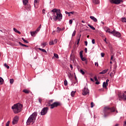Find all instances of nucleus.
Returning <instances> with one entry per match:
<instances>
[{
    "mask_svg": "<svg viewBox=\"0 0 126 126\" xmlns=\"http://www.w3.org/2000/svg\"><path fill=\"white\" fill-rule=\"evenodd\" d=\"M51 11L53 12V15H55V14L59 11V9L54 8L51 10Z\"/></svg>",
    "mask_w": 126,
    "mask_h": 126,
    "instance_id": "obj_12",
    "label": "nucleus"
},
{
    "mask_svg": "<svg viewBox=\"0 0 126 126\" xmlns=\"http://www.w3.org/2000/svg\"><path fill=\"white\" fill-rule=\"evenodd\" d=\"M22 40L25 42L27 44H29V42H28L26 39H24V38L22 37Z\"/></svg>",
    "mask_w": 126,
    "mask_h": 126,
    "instance_id": "obj_27",
    "label": "nucleus"
},
{
    "mask_svg": "<svg viewBox=\"0 0 126 126\" xmlns=\"http://www.w3.org/2000/svg\"><path fill=\"white\" fill-rule=\"evenodd\" d=\"M109 81H110V80L109 79H107L106 80L105 83H108V82H109Z\"/></svg>",
    "mask_w": 126,
    "mask_h": 126,
    "instance_id": "obj_60",
    "label": "nucleus"
},
{
    "mask_svg": "<svg viewBox=\"0 0 126 126\" xmlns=\"http://www.w3.org/2000/svg\"><path fill=\"white\" fill-rule=\"evenodd\" d=\"M13 30L14 32H16V33H17V32L18 31V30H17V29H16V28H13Z\"/></svg>",
    "mask_w": 126,
    "mask_h": 126,
    "instance_id": "obj_51",
    "label": "nucleus"
},
{
    "mask_svg": "<svg viewBox=\"0 0 126 126\" xmlns=\"http://www.w3.org/2000/svg\"><path fill=\"white\" fill-rule=\"evenodd\" d=\"M45 11H46V10H45L44 9H43L42 10V13H45Z\"/></svg>",
    "mask_w": 126,
    "mask_h": 126,
    "instance_id": "obj_63",
    "label": "nucleus"
},
{
    "mask_svg": "<svg viewBox=\"0 0 126 126\" xmlns=\"http://www.w3.org/2000/svg\"><path fill=\"white\" fill-rule=\"evenodd\" d=\"M53 101H54V99H51V100H49L48 102H49V103H53Z\"/></svg>",
    "mask_w": 126,
    "mask_h": 126,
    "instance_id": "obj_57",
    "label": "nucleus"
},
{
    "mask_svg": "<svg viewBox=\"0 0 126 126\" xmlns=\"http://www.w3.org/2000/svg\"><path fill=\"white\" fill-rule=\"evenodd\" d=\"M111 3H114V4H120L121 2H123V0H110Z\"/></svg>",
    "mask_w": 126,
    "mask_h": 126,
    "instance_id": "obj_6",
    "label": "nucleus"
},
{
    "mask_svg": "<svg viewBox=\"0 0 126 126\" xmlns=\"http://www.w3.org/2000/svg\"><path fill=\"white\" fill-rule=\"evenodd\" d=\"M92 44H95V39H92Z\"/></svg>",
    "mask_w": 126,
    "mask_h": 126,
    "instance_id": "obj_54",
    "label": "nucleus"
},
{
    "mask_svg": "<svg viewBox=\"0 0 126 126\" xmlns=\"http://www.w3.org/2000/svg\"><path fill=\"white\" fill-rule=\"evenodd\" d=\"M91 81H92L93 82H94V79H92V78H90Z\"/></svg>",
    "mask_w": 126,
    "mask_h": 126,
    "instance_id": "obj_64",
    "label": "nucleus"
},
{
    "mask_svg": "<svg viewBox=\"0 0 126 126\" xmlns=\"http://www.w3.org/2000/svg\"><path fill=\"white\" fill-rule=\"evenodd\" d=\"M49 111V107H46L42 108L41 111L40 112V114L41 116H45V115L47 114L48 111Z\"/></svg>",
    "mask_w": 126,
    "mask_h": 126,
    "instance_id": "obj_5",
    "label": "nucleus"
},
{
    "mask_svg": "<svg viewBox=\"0 0 126 126\" xmlns=\"http://www.w3.org/2000/svg\"><path fill=\"white\" fill-rule=\"evenodd\" d=\"M109 70L108 69L102 70L101 72H99V74H105Z\"/></svg>",
    "mask_w": 126,
    "mask_h": 126,
    "instance_id": "obj_15",
    "label": "nucleus"
},
{
    "mask_svg": "<svg viewBox=\"0 0 126 126\" xmlns=\"http://www.w3.org/2000/svg\"><path fill=\"white\" fill-rule=\"evenodd\" d=\"M122 22H126V17L122 18Z\"/></svg>",
    "mask_w": 126,
    "mask_h": 126,
    "instance_id": "obj_37",
    "label": "nucleus"
},
{
    "mask_svg": "<svg viewBox=\"0 0 126 126\" xmlns=\"http://www.w3.org/2000/svg\"><path fill=\"white\" fill-rule=\"evenodd\" d=\"M47 45V43L46 42H44L41 44V46H43L42 48H45L46 46Z\"/></svg>",
    "mask_w": 126,
    "mask_h": 126,
    "instance_id": "obj_26",
    "label": "nucleus"
},
{
    "mask_svg": "<svg viewBox=\"0 0 126 126\" xmlns=\"http://www.w3.org/2000/svg\"><path fill=\"white\" fill-rule=\"evenodd\" d=\"M42 98L39 97L38 101H39V103H40V104H42Z\"/></svg>",
    "mask_w": 126,
    "mask_h": 126,
    "instance_id": "obj_40",
    "label": "nucleus"
},
{
    "mask_svg": "<svg viewBox=\"0 0 126 126\" xmlns=\"http://www.w3.org/2000/svg\"><path fill=\"white\" fill-rule=\"evenodd\" d=\"M37 112H34L28 118V120L27 121L26 124L27 126H29L32 123V124H34L36 121V118H37Z\"/></svg>",
    "mask_w": 126,
    "mask_h": 126,
    "instance_id": "obj_2",
    "label": "nucleus"
},
{
    "mask_svg": "<svg viewBox=\"0 0 126 126\" xmlns=\"http://www.w3.org/2000/svg\"><path fill=\"white\" fill-rule=\"evenodd\" d=\"M54 57H55V58L56 59H59V55L56 53L54 54Z\"/></svg>",
    "mask_w": 126,
    "mask_h": 126,
    "instance_id": "obj_38",
    "label": "nucleus"
},
{
    "mask_svg": "<svg viewBox=\"0 0 126 126\" xmlns=\"http://www.w3.org/2000/svg\"><path fill=\"white\" fill-rule=\"evenodd\" d=\"M94 78L95 81H98V79L97 78V76H95Z\"/></svg>",
    "mask_w": 126,
    "mask_h": 126,
    "instance_id": "obj_52",
    "label": "nucleus"
},
{
    "mask_svg": "<svg viewBox=\"0 0 126 126\" xmlns=\"http://www.w3.org/2000/svg\"><path fill=\"white\" fill-rule=\"evenodd\" d=\"M88 26H89V27H90V28H91V29H92V30H95V29L94 27H93V26L91 25L90 24H88Z\"/></svg>",
    "mask_w": 126,
    "mask_h": 126,
    "instance_id": "obj_21",
    "label": "nucleus"
},
{
    "mask_svg": "<svg viewBox=\"0 0 126 126\" xmlns=\"http://www.w3.org/2000/svg\"><path fill=\"white\" fill-rule=\"evenodd\" d=\"M104 118H107L110 115L111 112L112 113L115 112L116 111V109H115V107H113L110 108L109 107H105L104 108Z\"/></svg>",
    "mask_w": 126,
    "mask_h": 126,
    "instance_id": "obj_3",
    "label": "nucleus"
},
{
    "mask_svg": "<svg viewBox=\"0 0 126 126\" xmlns=\"http://www.w3.org/2000/svg\"><path fill=\"white\" fill-rule=\"evenodd\" d=\"M83 95H89V90H88V88L85 87L84 89L83 90Z\"/></svg>",
    "mask_w": 126,
    "mask_h": 126,
    "instance_id": "obj_8",
    "label": "nucleus"
},
{
    "mask_svg": "<svg viewBox=\"0 0 126 126\" xmlns=\"http://www.w3.org/2000/svg\"><path fill=\"white\" fill-rule=\"evenodd\" d=\"M114 36H116V37H121V33L119 32L115 31V32L114 33Z\"/></svg>",
    "mask_w": 126,
    "mask_h": 126,
    "instance_id": "obj_11",
    "label": "nucleus"
},
{
    "mask_svg": "<svg viewBox=\"0 0 126 126\" xmlns=\"http://www.w3.org/2000/svg\"><path fill=\"white\" fill-rule=\"evenodd\" d=\"M95 84L98 85V84H100V82L96 81V82H95Z\"/></svg>",
    "mask_w": 126,
    "mask_h": 126,
    "instance_id": "obj_55",
    "label": "nucleus"
},
{
    "mask_svg": "<svg viewBox=\"0 0 126 126\" xmlns=\"http://www.w3.org/2000/svg\"><path fill=\"white\" fill-rule=\"evenodd\" d=\"M38 50H39L40 51H41V52H43V53H46V54L47 53V51H46V50L44 49H42V48H38Z\"/></svg>",
    "mask_w": 126,
    "mask_h": 126,
    "instance_id": "obj_24",
    "label": "nucleus"
},
{
    "mask_svg": "<svg viewBox=\"0 0 126 126\" xmlns=\"http://www.w3.org/2000/svg\"><path fill=\"white\" fill-rule=\"evenodd\" d=\"M94 64H95V65L96 66H96H99V64H98V63H94Z\"/></svg>",
    "mask_w": 126,
    "mask_h": 126,
    "instance_id": "obj_58",
    "label": "nucleus"
},
{
    "mask_svg": "<svg viewBox=\"0 0 126 126\" xmlns=\"http://www.w3.org/2000/svg\"><path fill=\"white\" fill-rule=\"evenodd\" d=\"M116 32V30H114L113 31L110 32H109L110 34H113V35H115V32Z\"/></svg>",
    "mask_w": 126,
    "mask_h": 126,
    "instance_id": "obj_41",
    "label": "nucleus"
},
{
    "mask_svg": "<svg viewBox=\"0 0 126 126\" xmlns=\"http://www.w3.org/2000/svg\"><path fill=\"white\" fill-rule=\"evenodd\" d=\"M23 92H24V93H26V94H29L30 93V91H28V90H23Z\"/></svg>",
    "mask_w": 126,
    "mask_h": 126,
    "instance_id": "obj_19",
    "label": "nucleus"
},
{
    "mask_svg": "<svg viewBox=\"0 0 126 126\" xmlns=\"http://www.w3.org/2000/svg\"><path fill=\"white\" fill-rule=\"evenodd\" d=\"M74 11H71V12H70V14H74Z\"/></svg>",
    "mask_w": 126,
    "mask_h": 126,
    "instance_id": "obj_61",
    "label": "nucleus"
},
{
    "mask_svg": "<svg viewBox=\"0 0 126 126\" xmlns=\"http://www.w3.org/2000/svg\"><path fill=\"white\" fill-rule=\"evenodd\" d=\"M103 88L105 89H107V86H108V83H106V82H104L102 85Z\"/></svg>",
    "mask_w": 126,
    "mask_h": 126,
    "instance_id": "obj_14",
    "label": "nucleus"
},
{
    "mask_svg": "<svg viewBox=\"0 0 126 126\" xmlns=\"http://www.w3.org/2000/svg\"><path fill=\"white\" fill-rule=\"evenodd\" d=\"M80 58L83 57V51L82 50L80 52Z\"/></svg>",
    "mask_w": 126,
    "mask_h": 126,
    "instance_id": "obj_35",
    "label": "nucleus"
},
{
    "mask_svg": "<svg viewBox=\"0 0 126 126\" xmlns=\"http://www.w3.org/2000/svg\"><path fill=\"white\" fill-rule=\"evenodd\" d=\"M4 66H5V67H6V68H7V69H9V66H8V65H7V64H6V63H5L4 64Z\"/></svg>",
    "mask_w": 126,
    "mask_h": 126,
    "instance_id": "obj_32",
    "label": "nucleus"
},
{
    "mask_svg": "<svg viewBox=\"0 0 126 126\" xmlns=\"http://www.w3.org/2000/svg\"><path fill=\"white\" fill-rule=\"evenodd\" d=\"M85 52L86 53H87V48H85Z\"/></svg>",
    "mask_w": 126,
    "mask_h": 126,
    "instance_id": "obj_62",
    "label": "nucleus"
},
{
    "mask_svg": "<svg viewBox=\"0 0 126 126\" xmlns=\"http://www.w3.org/2000/svg\"><path fill=\"white\" fill-rule=\"evenodd\" d=\"M60 105H61V103L59 102H55L52 104L51 107H50V109H54V108H56Z\"/></svg>",
    "mask_w": 126,
    "mask_h": 126,
    "instance_id": "obj_7",
    "label": "nucleus"
},
{
    "mask_svg": "<svg viewBox=\"0 0 126 126\" xmlns=\"http://www.w3.org/2000/svg\"><path fill=\"white\" fill-rule=\"evenodd\" d=\"M50 14H51V13H48L47 16H48V17H49V16H50V19H51V20H53V17H51V16H50Z\"/></svg>",
    "mask_w": 126,
    "mask_h": 126,
    "instance_id": "obj_44",
    "label": "nucleus"
},
{
    "mask_svg": "<svg viewBox=\"0 0 126 126\" xmlns=\"http://www.w3.org/2000/svg\"><path fill=\"white\" fill-rule=\"evenodd\" d=\"M106 30L105 31V32H106V33H111V31H110V28H106Z\"/></svg>",
    "mask_w": 126,
    "mask_h": 126,
    "instance_id": "obj_28",
    "label": "nucleus"
},
{
    "mask_svg": "<svg viewBox=\"0 0 126 126\" xmlns=\"http://www.w3.org/2000/svg\"><path fill=\"white\" fill-rule=\"evenodd\" d=\"M119 98H121L122 99H124L126 101V95H125V94H119Z\"/></svg>",
    "mask_w": 126,
    "mask_h": 126,
    "instance_id": "obj_10",
    "label": "nucleus"
},
{
    "mask_svg": "<svg viewBox=\"0 0 126 126\" xmlns=\"http://www.w3.org/2000/svg\"><path fill=\"white\" fill-rule=\"evenodd\" d=\"M90 18H91V19L93 20V21H94V22H97V19H96V18H95V17H94V16H90Z\"/></svg>",
    "mask_w": 126,
    "mask_h": 126,
    "instance_id": "obj_16",
    "label": "nucleus"
},
{
    "mask_svg": "<svg viewBox=\"0 0 126 126\" xmlns=\"http://www.w3.org/2000/svg\"><path fill=\"white\" fill-rule=\"evenodd\" d=\"M93 2L94 4H98L99 0H93Z\"/></svg>",
    "mask_w": 126,
    "mask_h": 126,
    "instance_id": "obj_20",
    "label": "nucleus"
},
{
    "mask_svg": "<svg viewBox=\"0 0 126 126\" xmlns=\"http://www.w3.org/2000/svg\"><path fill=\"white\" fill-rule=\"evenodd\" d=\"M85 44L86 46H87L88 42L87 41H85Z\"/></svg>",
    "mask_w": 126,
    "mask_h": 126,
    "instance_id": "obj_59",
    "label": "nucleus"
},
{
    "mask_svg": "<svg viewBox=\"0 0 126 126\" xmlns=\"http://www.w3.org/2000/svg\"><path fill=\"white\" fill-rule=\"evenodd\" d=\"M74 84H75L76 86H77V85L78 84V81H75L73 82Z\"/></svg>",
    "mask_w": 126,
    "mask_h": 126,
    "instance_id": "obj_45",
    "label": "nucleus"
},
{
    "mask_svg": "<svg viewBox=\"0 0 126 126\" xmlns=\"http://www.w3.org/2000/svg\"><path fill=\"white\" fill-rule=\"evenodd\" d=\"M39 0H34V6H35V3H38V2L39 1Z\"/></svg>",
    "mask_w": 126,
    "mask_h": 126,
    "instance_id": "obj_49",
    "label": "nucleus"
},
{
    "mask_svg": "<svg viewBox=\"0 0 126 126\" xmlns=\"http://www.w3.org/2000/svg\"><path fill=\"white\" fill-rule=\"evenodd\" d=\"M53 19L55 21H57V20H59V21H61L63 19V15L61 13V10L58 9V12L55 14L53 15Z\"/></svg>",
    "mask_w": 126,
    "mask_h": 126,
    "instance_id": "obj_4",
    "label": "nucleus"
},
{
    "mask_svg": "<svg viewBox=\"0 0 126 126\" xmlns=\"http://www.w3.org/2000/svg\"><path fill=\"white\" fill-rule=\"evenodd\" d=\"M101 56L102 57V58H104V57H105V53H101Z\"/></svg>",
    "mask_w": 126,
    "mask_h": 126,
    "instance_id": "obj_48",
    "label": "nucleus"
},
{
    "mask_svg": "<svg viewBox=\"0 0 126 126\" xmlns=\"http://www.w3.org/2000/svg\"><path fill=\"white\" fill-rule=\"evenodd\" d=\"M61 31H62V29H61L60 27H58L57 28L56 32H57V33H60Z\"/></svg>",
    "mask_w": 126,
    "mask_h": 126,
    "instance_id": "obj_25",
    "label": "nucleus"
},
{
    "mask_svg": "<svg viewBox=\"0 0 126 126\" xmlns=\"http://www.w3.org/2000/svg\"><path fill=\"white\" fill-rule=\"evenodd\" d=\"M38 32L36 31H35L34 32H31V35L32 36V37H35V35H36V34H37V32Z\"/></svg>",
    "mask_w": 126,
    "mask_h": 126,
    "instance_id": "obj_13",
    "label": "nucleus"
},
{
    "mask_svg": "<svg viewBox=\"0 0 126 126\" xmlns=\"http://www.w3.org/2000/svg\"><path fill=\"white\" fill-rule=\"evenodd\" d=\"M13 82H14V79H10V84H13Z\"/></svg>",
    "mask_w": 126,
    "mask_h": 126,
    "instance_id": "obj_36",
    "label": "nucleus"
},
{
    "mask_svg": "<svg viewBox=\"0 0 126 126\" xmlns=\"http://www.w3.org/2000/svg\"><path fill=\"white\" fill-rule=\"evenodd\" d=\"M65 14H68V16H70V12H67L66 11H65Z\"/></svg>",
    "mask_w": 126,
    "mask_h": 126,
    "instance_id": "obj_43",
    "label": "nucleus"
},
{
    "mask_svg": "<svg viewBox=\"0 0 126 126\" xmlns=\"http://www.w3.org/2000/svg\"><path fill=\"white\" fill-rule=\"evenodd\" d=\"M81 37V35H80L79 36V38L77 40V45H78V44H79V42L80 41V38Z\"/></svg>",
    "mask_w": 126,
    "mask_h": 126,
    "instance_id": "obj_33",
    "label": "nucleus"
},
{
    "mask_svg": "<svg viewBox=\"0 0 126 126\" xmlns=\"http://www.w3.org/2000/svg\"><path fill=\"white\" fill-rule=\"evenodd\" d=\"M9 124H10V121H8L6 124V126H9Z\"/></svg>",
    "mask_w": 126,
    "mask_h": 126,
    "instance_id": "obj_46",
    "label": "nucleus"
},
{
    "mask_svg": "<svg viewBox=\"0 0 126 126\" xmlns=\"http://www.w3.org/2000/svg\"><path fill=\"white\" fill-rule=\"evenodd\" d=\"M29 0H23V3L24 5H27V3H28V1Z\"/></svg>",
    "mask_w": 126,
    "mask_h": 126,
    "instance_id": "obj_18",
    "label": "nucleus"
},
{
    "mask_svg": "<svg viewBox=\"0 0 126 126\" xmlns=\"http://www.w3.org/2000/svg\"><path fill=\"white\" fill-rule=\"evenodd\" d=\"M64 85L66 86L67 85V81L66 80H64Z\"/></svg>",
    "mask_w": 126,
    "mask_h": 126,
    "instance_id": "obj_42",
    "label": "nucleus"
},
{
    "mask_svg": "<svg viewBox=\"0 0 126 126\" xmlns=\"http://www.w3.org/2000/svg\"><path fill=\"white\" fill-rule=\"evenodd\" d=\"M55 43H54V41H50L49 42V45H54Z\"/></svg>",
    "mask_w": 126,
    "mask_h": 126,
    "instance_id": "obj_50",
    "label": "nucleus"
},
{
    "mask_svg": "<svg viewBox=\"0 0 126 126\" xmlns=\"http://www.w3.org/2000/svg\"><path fill=\"white\" fill-rule=\"evenodd\" d=\"M78 71H79L80 72V73H81L83 75H84V74H85V72H84V71H83V70L82 69H79V68H78Z\"/></svg>",
    "mask_w": 126,
    "mask_h": 126,
    "instance_id": "obj_17",
    "label": "nucleus"
},
{
    "mask_svg": "<svg viewBox=\"0 0 126 126\" xmlns=\"http://www.w3.org/2000/svg\"><path fill=\"white\" fill-rule=\"evenodd\" d=\"M42 27V25H40L39 27L37 29V30H36L37 32H39V31H40V30L41 29Z\"/></svg>",
    "mask_w": 126,
    "mask_h": 126,
    "instance_id": "obj_30",
    "label": "nucleus"
},
{
    "mask_svg": "<svg viewBox=\"0 0 126 126\" xmlns=\"http://www.w3.org/2000/svg\"><path fill=\"white\" fill-rule=\"evenodd\" d=\"M75 34H76V31H74L72 34V37H74L75 36Z\"/></svg>",
    "mask_w": 126,
    "mask_h": 126,
    "instance_id": "obj_39",
    "label": "nucleus"
},
{
    "mask_svg": "<svg viewBox=\"0 0 126 126\" xmlns=\"http://www.w3.org/2000/svg\"><path fill=\"white\" fill-rule=\"evenodd\" d=\"M47 107H52V104H51V102L48 101V103L46 105Z\"/></svg>",
    "mask_w": 126,
    "mask_h": 126,
    "instance_id": "obj_34",
    "label": "nucleus"
},
{
    "mask_svg": "<svg viewBox=\"0 0 126 126\" xmlns=\"http://www.w3.org/2000/svg\"><path fill=\"white\" fill-rule=\"evenodd\" d=\"M70 67L71 68V70H72V69L73 68V67L72 66V64H70Z\"/></svg>",
    "mask_w": 126,
    "mask_h": 126,
    "instance_id": "obj_56",
    "label": "nucleus"
},
{
    "mask_svg": "<svg viewBox=\"0 0 126 126\" xmlns=\"http://www.w3.org/2000/svg\"><path fill=\"white\" fill-rule=\"evenodd\" d=\"M75 93H76V91H72L71 93V96L72 97H74V95H75Z\"/></svg>",
    "mask_w": 126,
    "mask_h": 126,
    "instance_id": "obj_22",
    "label": "nucleus"
},
{
    "mask_svg": "<svg viewBox=\"0 0 126 126\" xmlns=\"http://www.w3.org/2000/svg\"><path fill=\"white\" fill-rule=\"evenodd\" d=\"M19 118L18 116H15L14 117L13 121H12V125H16L18 123V121Z\"/></svg>",
    "mask_w": 126,
    "mask_h": 126,
    "instance_id": "obj_9",
    "label": "nucleus"
},
{
    "mask_svg": "<svg viewBox=\"0 0 126 126\" xmlns=\"http://www.w3.org/2000/svg\"><path fill=\"white\" fill-rule=\"evenodd\" d=\"M22 108H23V105L19 103H16L12 106V109L14 114H18V113H20V112L22 111Z\"/></svg>",
    "mask_w": 126,
    "mask_h": 126,
    "instance_id": "obj_1",
    "label": "nucleus"
},
{
    "mask_svg": "<svg viewBox=\"0 0 126 126\" xmlns=\"http://www.w3.org/2000/svg\"><path fill=\"white\" fill-rule=\"evenodd\" d=\"M81 58V60L83 61V62H85V61H86V58H85V57H83V56H82L80 57Z\"/></svg>",
    "mask_w": 126,
    "mask_h": 126,
    "instance_id": "obj_29",
    "label": "nucleus"
},
{
    "mask_svg": "<svg viewBox=\"0 0 126 126\" xmlns=\"http://www.w3.org/2000/svg\"><path fill=\"white\" fill-rule=\"evenodd\" d=\"M91 108H93V107H94V103H93V102H91Z\"/></svg>",
    "mask_w": 126,
    "mask_h": 126,
    "instance_id": "obj_47",
    "label": "nucleus"
},
{
    "mask_svg": "<svg viewBox=\"0 0 126 126\" xmlns=\"http://www.w3.org/2000/svg\"><path fill=\"white\" fill-rule=\"evenodd\" d=\"M3 82V79H2V78L0 77V85H1V84H2Z\"/></svg>",
    "mask_w": 126,
    "mask_h": 126,
    "instance_id": "obj_31",
    "label": "nucleus"
},
{
    "mask_svg": "<svg viewBox=\"0 0 126 126\" xmlns=\"http://www.w3.org/2000/svg\"><path fill=\"white\" fill-rule=\"evenodd\" d=\"M72 22H73L72 20H70L69 21V24H72Z\"/></svg>",
    "mask_w": 126,
    "mask_h": 126,
    "instance_id": "obj_53",
    "label": "nucleus"
},
{
    "mask_svg": "<svg viewBox=\"0 0 126 126\" xmlns=\"http://www.w3.org/2000/svg\"><path fill=\"white\" fill-rule=\"evenodd\" d=\"M19 45L20 46H22L23 47H28V45H26L25 44H22V43H21V42H19Z\"/></svg>",
    "mask_w": 126,
    "mask_h": 126,
    "instance_id": "obj_23",
    "label": "nucleus"
}]
</instances>
